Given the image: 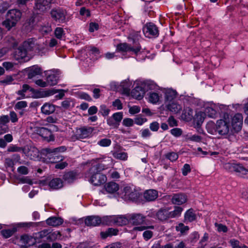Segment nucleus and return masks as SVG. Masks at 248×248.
I'll return each instance as SVG.
<instances>
[{"mask_svg":"<svg viewBox=\"0 0 248 248\" xmlns=\"http://www.w3.org/2000/svg\"><path fill=\"white\" fill-rule=\"evenodd\" d=\"M203 113L202 112H199L196 115V117L194 119V122L196 123V125L197 128H200L202 123L204 121Z\"/></svg>","mask_w":248,"mask_h":248,"instance_id":"nucleus-38","label":"nucleus"},{"mask_svg":"<svg viewBox=\"0 0 248 248\" xmlns=\"http://www.w3.org/2000/svg\"><path fill=\"white\" fill-rule=\"evenodd\" d=\"M50 14L52 19L57 23H64L68 21L66 11L62 8H54Z\"/></svg>","mask_w":248,"mask_h":248,"instance_id":"nucleus-6","label":"nucleus"},{"mask_svg":"<svg viewBox=\"0 0 248 248\" xmlns=\"http://www.w3.org/2000/svg\"><path fill=\"white\" fill-rule=\"evenodd\" d=\"M22 16L21 11L17 9H13L9 10L6 14V18L2 22V25L8 30L15 27L17 22L19 21Z\"/></svg>","mask_w":248,"mask_h":248,"instance_id":"nucleus-3","label":"nucleus"},{"mask_svg":"<svg viewBox=\"0 0 248 248\" xmlns=\"http://www.w3.org/2000/svg\"><path fill=\"white\" fill-rule=\"evenodd\" d=\"M236 172L238 173L240 176L244 177L248 174V170L240 164H238Z\"/></svg>","mask_w":248,"mask_h":248,"instance_id":"nucleus-46","label":"nucleus"},{"mask_svg":"<svg viewBox=\"0 0 248 248\" xmlns=\"http://www.w3.org/2000/svg\"><path fill=\"white\" fill-rule=\"evenodd\" d=\"M24 147H20L16 145H12L8 147L7 151L10 152H20L23 153Z\"/></svg>","mask_w":248,"mask_h":248,"instance_id":"nucleus-57","label":"nucleus"},{"mask_svg":"<svg viewBox=\"0 0 248 248\" xmlns=\"http://www.w3.org/2000/svg\"><path fill=\"white\" fill-rule=\"evenodd\" d=\"M128 222V215L126 216L123 215L114 216V225L121 226L126 225Z\"/></svg>","mask_w":248,"mask_h":248,"instance_id":"nucleus-22","label":"nucleus"},{"mask_svg":"<svg viewBox=\"0 0 248 248\" xmlns=\"http://www.w3.org/2000/svg\"><path fill=\"white\" fill-rule=\"evenodd\" d=\"M15 165V162L11 158H6L5 159V166L6 168H9L11 169L12 171H14L15 170L14 166Z\"/></svg>","mask_w":248,"mask_h":248,"instance_id":"nucleus-49","label":"nucleus"},{"mask_svg":"<svg viewBox=\"0 0 248 248\" xmlns=\"http://www.w3.org/2000/svg\"><path fill=\"white\" fill-rule=\"evenodd\" d=\"M144 93L145 92L143 88L139 86H136L131 91L132 96L139 100H141L143 97Z\"/></svg>","mask_w":248,"mask_h":248,"instance_id":"nucleus-23","label":"nucleus"},{"mask_svg":"<svg viewBox=\"0 0 248 248\" xmlns=\"http://www.w3.org/2000/svg\"><path fill=\"white\" fill-rule=\"evenodd\" d=\"M41 154L45 156L46 159L51 163H57L62 161L64 157L59 154L55 153L51 150V148H46L43 149L41 151Z\"/></svg>","mask_w":248,"mask_h":248,"instance_id":"nucleus-7","label":"nucleus"},{"mask_svg":"<svg viewBox=\"0 0 248 248\" xmlns=\"http://www.w3.org/2000/svg\"><path fill=\"white\" fill-rule=\"evenodd\" d=\"M62 107L64 109H69L74 107V104L70 98H67L61 103Z\"/></svg>","mask_w":248,"mask_h":248,"instance_id":"nucleus-39","label":"nucleus"},{"mask_svg":"<svg viewBox=\"0 0 248 248\" xmlns=\"http://www.w3.org/2000/svg\"><path fill=\"white\" fill-rule=\"evenodd\" d=\"M37 226V223L35 222H21L18 224V226L20 228H23L25 229H30L32 227H34Z\"/></svg>","mask_w":248,"mask_h":248,"instance_id":"nucleus-48","label":"nucleus"},{"mask_svg":"<svg viewBox=\"0 0 248 248\" xmlns=\"http://www.w3.org/2000/svg\"><path fill=\"white\" fill-rule=\"evenodd\" d=\"M111 143V141L108 139H103L98 142V144L102 147L109 146Z\"/></svg>","mask_w":248,"mask_h":248,"instance_id":"nucleus-51","label":"nucleus"},{"mask_svg":"<svg viewBox=\"0 0 248 248\" xmlns=\"http://www.w3.org/2000/svg\"><path fill=\"white\" fill-rule=\"evenodd\" d=\"M102 225H114V216H106L101 218Z\"/></svg>","mask_w":248,"mask_h":248,"instance_id":"nucleus-35","label":"nucleus"},{"mask_svg":"<svg viewBox=\"0 0 248 248\" xmlns=\"http://www.w3.org/2000/svg\"><path fill=\"white\" fill-rule=\"evenodd\" d=\"M56 107L55 105L51 103H45L41 108V112L45 115H50L55 112Z\"/></svg>","mask_w":248,"mask_h":248,"instance_id":"nucleus-21","label":"nucleus"},{"mask_svg":"<svg viewBox=\"0 0 248 248\" xmlns=\"http://www.w3.org/2000/svg\"><path fill=\"white\" fill-rule=\"evenodd\" d=\"M131 83L129 80H124L121 83L120 86L122 88L124 93H129L131 90Z\"/></svg>","mask_w":248,"mask_h":248,"instance_id":"nucleus-43","label":"nucleus"},{"mask_svg":"<svg viewBox=\"0 0 248 248\" xmlns=\"http://www.w3.org/2000/svg\"><path fill=\"white\" fill-rule=\"evenodd\" d=\"M105 188L108 193H114L119 190V186L116 183L110 182L106 184Z\"/></svg>","mask_w":248,"mask_h":248,"instance_id":"nucleus-28","label":"nucleus"},{"mask_svg":"<svg viewBox=\"0 0 248 248\" xmlns=\"http://www.w3.org/2000/svg\"><path fill=\"white\" fill-rule=\"evenodd\" d=\"M141 49L140 44H136V45L129 44L126 43H122L118 44L116 46V50L121 52H132L136 55H138Z\"/></svg>","mask_w":248,"mask_h":248,"instance_id":"nucleus-5","label":"nucleus"},{"mask_svg":"<svg viewBox=\"0 0 248 248\" xmlns=\"http://www.w3.org/2000/svg\"><path fill=\"white\" fill-rule=\"evenodd\" d=\"M183 113H182V117L183 118L186 120H189L191 119V118L193 117V110L192 109L187 108L186 109L184 110Z\"/></svg>","mask_w":248,"mask_h":248,"instance_id":"nucleus-47","label":"nucleus"},{"mask_svg":"<svg viewBox=\"0 0 248 248\" xmlns=\"http://www.w3.org/2000/svg\"><path fill=\"white\" fill-rule=\"evenodd\" d=\"M20 241L24 245H28V246H32L36 243L34 235L32 236L27 234L21 236Z\"/></svg>","mask_w":248,"mask_h":248,"instance_id":"nucleus-24","label":"nucleus"},{"mask_svg":"<svg viewBox=\"0 0 248 248\" xmlns=\"http://www.w3.org/2000/svg\"><path fill=\"white\" fill-rule=\"evenodd\" d=\"M23 153L31 160H36L39 157V151L34 147L25 146L24 147Z\"/></svg>","mask_w":248,"mask_h":248,"instance_id":"nucleus-14","label":"nucleus"},{"mask_svg":"<svg viewBox=\"0 0 248 248\" xmlns=\"http://www.w3.org/2000/svg\"><path fill=\"white\" fill-rule=\"evenodd\" d=\"M50 189L58 190L62 188L63 186V181L60 178L47 177L45 180Z\"/></svg>","mask_w":248,"mask_h":248,"instance_id":"nucleus-13","label":"nucleus"},{"mask_svg":"<svg viewBox=\"0 0 248 248\" xmlns=\"http://www.w3.org/2000/svg\"><path fill=\"white\" fill-rule=\"evenodd\" d=\"M49 234V230L47 229H44L39 232L34 233V238L36 241V243H40L42 239Z\"/></svg>","mask_w":248,"mask_h":248,"instance_id":"nucleus-31","label":"nucleus"},{"mask_svg":"<svg viewBox=\"0 0 248 248\" xmlns=\"http://www.w3.org/2000/svg\"><path fill=\"white\" fill-rule=\"evenodd\" d=\"M196 219V216L193 209H189L185 214V219L189 222H192Z\"/></svg>","mask_w":248,"mask_h":248,"instance_id":"nucleus-36","label":"nucleus"},{"mask_svg":"<svg viewBox=\"0 0 248 248\" xmlns=\"http://www.w3.org/2000/svg\"><path fill=\"white\" fill-rule=\"evenodd\" d=\"M160 96L158 93L155 92H150L149 93V101L152 104H156L160 100Z\"/></svg>","mask_w":248,"mask_h":248,"instance_id":"nucleus-37","label":"nucleus"},{"mask_svg":"<svg viewBox=\"0 0 248 248\" xmlns=\"http://www.w3.org/2000/svg\"><path fill=\"white\" fill-rule=\"evenodd\" d=\"M188 230V227L184 225V224L182 223H180L177 226H176V230L178 232H180L181 233H184Z\"/></svg>","mask_w":248,"mask_h":248,"instance_id":"nucleus-55","label":"nucleus"},{"mask_svg":"<svg viewBox=\"0 0 248 248\" xmlns=\"http://www.w3.org/2000/svg\"><path fill=\"white\" fill-rule=\"evenodd\" d=\"M38 134L48 141H54V136L52 134L51 129L42 127L38 130Z\"/></svg>","mask_w":248,"mask_h":248,"instance_id":"nucleus-16","label":"nucleus"},{"mask_svg":"<svg viewBox=\"0 0 248 248\" xmlns=\"http://www.w3.org/2000/svg\"><path fill=\"white\" fill-rule=\"evenodd\" d=\"M140 32H133L130 34L128 37V40L133 42V45H136L137 43L140 44L139 42V40L140 37Z\"/></svg>","mask_w":248,"mask_h":248,"instance_id":"nucleus-41","label":"nucleus"},{"mask_svg":"<svg viewBox=\"0 0 248 248\" xmlns=\"http://www.w3.org/2000/svg\"><path fill=\"white\" fill-rule=\"evenodd\" d=\"M63 219L61 217H52L48 218L46 220V223L49 226L56 227L62 224Z\"/></svg>","mask_w":248,"mask_h":248,"instance_id":"nucleus-27","label":"nucleus"},{"mask_svg":"<svg viewBox=\"0 0 248 248\" xmlns=\"http://www.w3.org/2000/svg\"><path fill=\"white\" fill-rule=\"evenodd\" d=\"M34 47V43L29 39L23 42L22 45L15 50L14 57L17 61H28L29 60L27 56L29 51H32Z\"/></svg>","mask_w":248,"mask_h":248,"instance_id":"nucleus-2","label":"nucleus"},{"mask_svg":"<svg viewBox=\"0 0 248 248\" xmlns=\"http://www.w3.org/2000/svg\"><path fill=\"white\" fill-rule=\"evenodd\" d=\"M42 74L41 69L37 66H33L30 69L28 73V78H32L37 75Z\"/></svg>","mask_w":248,"mask_h":248,"instance_id":"nucleus-34","label":"nucleus"},{"mask_svg":"<svg viewBox=\"0 0 248 248\" xmlns=\"http://www.w3.org/2000/svg\"><path fill=\"white\" fill-rule=\"evenodd\" d=\"M85 223L88 226H98L101 223V217L97 216H90L85 219Z\"/></svg>","mask_w":248,"mask_h":248,"instance_id":"nucleus-18","label":"nucleus"},{"mask_svg":"<svg viewBox=\"0 0 248 248\" xmlns=\"http://www.w3.org/2000/svg\"><path fill=\"white\" fill-rule=\"evenodd\" d=\"M143 196L147 201H153L157 198L158 192L154 189L147 190L144 192Z\"/></svg>","mask_w":248,"mask_h":248,"instance_id":"nucleus-25","label":"nucleus"},{"mask_svg":"<svg viewBox=\"0 0 248 248\" xmlns=\"http://www.w3.org/2000/svg\"><path fill=\"white\" fill-rule=\"evenodd\" d=\"M54 33L57 38L61 39L64 34V31L62 28L57 27L55 30Z\"/></svg>","mask_w":248,"mask_h":248,"instance_id":"nucleus-53","label":"nucleus"},{"mask_svg":"<svg viewBox=\"0 0 248 248\" xmlns=\"http://www.w3.org/2000/svg\"><path fill=\"white\" fill-rule=\"evenodd\" d=\"M165 94L166 100L171 102L176 97L177 92L175 90L169 89L165 91Z\"/></svg>","mask_w":248,"mask_h":248,"instance_id":"nucleus-32","label":"nucleus"},{"mask_svg":"<svg viewBox=\"0 0 248 248\" xmlns=\"http://www.w3.org/2000/svg\"><path fill=\"white\" fill-rule=\"evenodd\" d=\"M238 164L234 163H226L224 165V168L231 172H236Z\"/></svg>","mask_w":248,"mask_h":248,"instance_id":"nucleus-50","label":"nucleus"},{"mask_svg":"<svg viewBox=\"0 0 248 248\" xmlns=\"http://www.w3.org/2000/svg\"><path fill=\"white\" fill-rule=\"evenodd\" d=\"M94 128L91 126H82L77 129L76 136L78 139H85L92 135Z\"/></svg>","mask_w":248,"mask_h":248,"instance_id":"nucleus-10","label":"nucleus"},{"mask_svg":"<svg viewBox=\"0 0 248 248\" xmlns=\"http://www.w3.org/2000/svg\"><path fill=\"white\" fill-rule=\"evenodd\" d=\"M27 107V103L25 101H21L18 102L15 105V108L16 109H22Z\"/></svg>","mask_w":248,"mask_h":248,"instance_id":"nucleus-62","label":"nucleus"},{"mask_svg":"<svg viewBox=\"0 0 248 248\" xmlns=\"http://www.w3.org/2000/svg\"><path fill=\"white\" fill-rule=\"evenodd\" d=\"M216 131L221 136L226 135L230 130V124L223 120H217L216 125Z\"/></svg>","mask_w":248,"mask_h":248,"instance_id":"nucleus-12","label":"nucleus"},{"mask_svg":"<svg viewBox=\"0 0 248 248\" xmlns=\"http://www.w3.org/2000/svg\"><path fill=\"white\" fill-rule=\"evenodd\" d=\"M170 133L176 137H180L183 133V131L181 128H174L170 130Z\"/></svg>","mask_w":248,"mask_h":248,"instance_id":"nucleus-61","label":"nucleus"},{"mask_svg":"<svg viewBox=\"0 0 248 248\" xmlns=\"http://www.w3.org/2000/svg\"><path fill=\"white\" fill-rule=\"evenodd\" d=\"M229 243L232 246V248H248V247L244 244H240L238 240L234 239H231L229 241Z\"/></svg>","mask_w":248,"mask_h":248,"instance_id":"nucleus-42","label":"nucleus"},{"mask_svg":"<svg viewBox=\"0 0 248 248\" xmlns=\"http://www.w3.org/2000/svg\"><path fill=\"white\" fill-rule=\"evenodd\" d=\"M166 158L173 162L176 160L178 158V155L174 152H171L166 154Z\"/></svg>","mask_w":248,"mask_h":248,"instance_id":"nucleus-54","label":"nucleus"},{"mask_svg":"<svg viewBox=\"0 0 248 248\" xmlns=\"http://www.w3.org/2000/svg\"><path fill=\"white\" fill-rule=\"evenodd\" d=\"M28 91H30L32 93H34L35 92V89L31 87L28 84H24L22 86V90H19L16 92V93L20 96V97L18 98L17 99L19 100L20 99L24 98L25 97V93H26Z\"/></svg>","mask_w":248,"mask_h":248,"instance_id":"nucleus-26","label":"nucleus"},{"mask_svg":"<svg viewBox=\"0 0 248 248\" xmlns=\"http://www.w3.org/2000/svg\"><path fill=\"white\" fill-rule=\"evenodd\" d=\"M187 201L186 196L183 193L174 194L171 198V202L174 204L181 205Z\"/></svg>","mask_w":248,"mask_h":248,"instance_id":"nucleus-20","label":"nucleus"},{"mask_svg":"<svg viewBox=\"0 0 248 248\" xmlns=\"http://www.w3.org/2000/svg\"><path fill=\"white\" fill-rule=\"evenodd\" d=\"M139 196L140 193L134 186H126L123 187L122 197L124 200L135 201Z\"/></svg>","mask_w":248,"mask_h":248,"instance_id":"nucleus-4","label":"nucleus"},{"mask_svg":"<svg viewBox=\"0 0 248 248\" xmlns=\"http://www.w3.org/2000/svg\"><path fill=\"white\" fill-rule=\"evenodd\" d=\"M129 222L134 225H140L145 221L146 217L140 213L128 214Z\"/></svg>","mask_w":248,"mask_h":248,"instance_id":"nucleus-15","label":"nucleus"},{"mask_svg":"<svg viewBox=\"0 0 248 248\" xmlns=\"http://www.w3.org/2000/svg\"><path fill=\"white\" fill-rule=\"evenodd\" d=\"M191 171V168L189 164H185L182 168V172L184 176H186Z\"/></svg>","mask_w":248,"mask_h":248,"instance_id":"nucleus-64","label":"nucleus"},{"mask_svg":"<svg viewBox=\"0 0 248 248\" xmlns=\"http://www.w3.org/2000/svg\"><path fill=\"white\" fill-rule=\"evenodd\" d=\"M183 210L182 207L175 206L173 211H170L171 218H174L180 216Z\"/></svg>","mask_w":248,"mask_h":248,"instance_id":"nucleus-45","label":"nucleus"},{"mask_svg":"<svg viewBox=\"0 0 248 248\" xmlns=\"http://www.w3.org/2000/svg\"><path fill=\"white\" fill-rule=\"evenodd\" d=\"M168 109L174 113H179L182 109V107L175 102H171L167 105Z\"/></svg>","mask_w":248,"mask_h":248,"instance_id":"nucleus-33","label":"nucleus"},{"mask_svg":"<svg viewBox=\"0 0 248 248\" xmlns=\"http://www.w3.org/2000/svg\"><path fill=\"white\" fill-rule=\"evenodd\" d=\"M59 76L57 74L51 73L46 77V82L48 85L54 86L57 84Z\"/></svg>","mask_w":248,"mask_h":248,"instance_id":"nucleus-30","label":"nucleus"},{"mask_svg":"<svg viewBox=\"0 0 248 248\" xmlns=\"http://www.w3.org/2000/svg\"><path fill=\"white\" fill-rule=\"evenodd\" d=\"M112 155L115 158L122 160H125L128 157L127 154L126 153L119 152L118 151L112 152Z\"/></svg>","mask_w":248,"mask_h":248,"instance_id":"nucleus-40","label":"nucleus"},{"mask_svg":"<svg viewBox=\"0 0 248 248\" xmlns=\"http://www.w3.org/2000/svg\"><path fill=\"white\" fill-rule=\"evenodd\" d=\"M143 32L146 37H156L159 35L158 28L154 23H147L142 28Z\"/></svg>","mask_w":248,"mask_h":248,"instance_id":"nucleus-9","label":"nucleus"},{"mask_svg":"<svg viewBox=\"0 0 248 248\" xmlns=\"http://www.w3.org/2000/svg\"><path fill=\"white\" fill-rule=\"evenodd\" d=\"M43 20V17L40 14H33L25 23L26 27L28 28V30H32L35 26H41L40 23Z\"/></svg>","mask_w":248,"mask_h":248,"instance_id":"nucleus-11","label":"nucleus"},{"mask_svg":"<svg viewBox=\"0 0 248 248\" xmlns=\"http://www.w3.org/2000/svg\"><path fill=\"white\" fill-rule=\"evenodd\" d=\"M16 232V229L13 228L11 229L3 230L1 231L0 233L4 237L7 238L11 237Z\"/></svg>","mask_w":248,"mask_h":248,"instance_id":"nucleus-44","label":"nucleus"},{"mask_svg":"<svg viewBox=\"0 0 248 248\" xmlns=\"http://www.w3.org/2000/svg\"><path fill=\"white\" fill-rule=\"evenodd\" d=\"M77 174L76 172L71 171L65 172L62 178L64 181L68 183H73L77 178Z\"/></svg>","mask_w":248,"mask_h":248,"instance_id":"nucleus-29","label":"nucleus"},{"mask_svg":"<svg viewBox=\"0 0 248 248\" xmlns=\"http://www.w3.org/2000/svg\"><path fill=\"white\" fill-rule=\"evenodd\" d=\"M14 79L11 76H7L3 79L0 80V84L7 85L10 84Z\"/></svg>","mask_w":248,"mask_h":248,"instance_id":"nucleus-60","label":"nucleus"},{"mask_svg":"<svg viewBox=\"0 0 248 248\" xmlns=\"http://www.w3.org/2000/svg\"><path fill=\"white\" fill-rule=\"evenodd\" d=\"M146 118H143L141 117V114L137 115L134 119V122L138 125H141L145 122H147Z\"/></svg>","mask_w":248,"mask_h":248,"instance_id":"nucleus-52","label":"nucleus"},{"mask_svg":"<svg viewBox=\"0 0 248 248\" xmlns=\"http://www.w3.org/2000/svg\"><path fill=\"white\" fill-rule=\"evenodd\" d=\"M40 29L41 32L43 34H47L52 31V28L50 25L48 24L46 26H42Z\"/></svg>","mask_w":248,"mask_h":248,"instance_id":"nucleus-63","label":"nucleus"},{"mask_svg":"<svg viewBox=\"0 0 248 248\" xmlns=\"http://www.w3.org/2000/svg\"><path fill=\"white\" fill-rule=\"evenodd\" d=\"M157 218L161 220L164 221L170 218V209L168 208H161L156 213Z\"/></svg>","mask_w":248,"mask_h":248,"instance_id":"nucleus-19","label":"nucleus"},{"mask_svg":"<svg viewBox=\"0 0 248 248\" xmlns=\"http://www.w3.org/2000/svg\"><path fill=\"white\" fill-rule=\"evenodd\" d=\"M243 124V116L240 113L236 114L232 119V126L233 129L239 132L241 130Z\"/></svg>","mask_w":248,"mask_h":248,"instance_id":"nucleus-17","label":"nucleus"},{"mask_svg":"<svg viewBox=\"0 0 248 248\" xmlns=\"http://www.w3.org/2000/svg\"><path fill=\"white\" fill-rule=\"evenodd\" d=\"M205 113L210 118H215L217 115L216 111L212 108H207L205 110Z\"/></svg>","mask_w":248,"mask_h":248,"instance_id":"nucleus-56","label":"nucleus"},{"mask_svg":"<svg viewBox=\"0 0 248 248\" xmlns=\"http://www.w3.org/2000/svg\"><path fill=\"white\" fill-rule=\"evenodd\" d=\"M123 113L119 112L114 113L112 117L114 119L115 121L117 123V124H119L120 122L123 119Z\"/></svg>","mask_w":248,"mask_h":248,"instance_id":"nucleus-59","label":"nucleus"},{"mask_svg":"<svg viewBox=\"0 0 248 248\" xmlns=\"http://www.w3.org/2000/svg\"><path fill=\"white\" fill-rule=\"evenodd\" d=\"M52 0H34L33 11L37 14H43L50 9Z\"/></svg>","mask_w":248,"mask_h":248,"instance_id":"nucleus-8","label":"nucleus"},{"mask_svg":"<svg viewBox=\"0 0 248 248\" xmlns=\"http://www.w3.org/2000/svg\"><path fill=\"white\" fill-rule=\"evenodd\" d=\"M159 124L156 121H154L150 124L149 128L151 131L157 132L159 128Z\"/></svg>","mask_w":248,"mask_h":248,"instance_id":"nucleus-58","label":"nucleus"},{"mask_svg":"<svg viewBox=\"0 0 248 248\" xmlns=\"http://www.w3.org/2000/svg\"><path fill=\"white\" fill-rule=\"evenodd\" d=\"M107 167L103 163H97L93 165L86 173V177L94 186H100L107 181V177L101 171L106 169Z\"/></svg>","mask_w":248,"mask_h":248,"instance_id":"nucleus-1","label":"nucleus"}]
</instances>
